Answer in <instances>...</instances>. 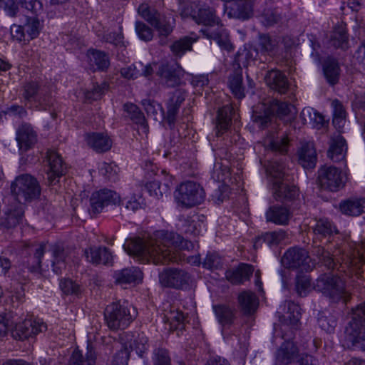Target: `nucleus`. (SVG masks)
Instances as JSON below:
<instances>
[{"label": "nucleus", "instance_id": "2eb2a0df", "mask_svg": "<svg viewBox=\"0 0 365 365\" xmlns=\"http://www.w3.org/2000/svg\"><path fill=\"white\" fill-rule=\"evenodd\" d=\"M190 274L182 269H168L160 274L162 286L174 289H183L188 284Z\"/></svg>", "mask_w": 365, "mask_h": 365}, {"label": "nucleus", "instance_id": "c03bdc74", "mask_svg": "<svg viewBox=\"0 0 365 365\" xmlns=\"http://www.w3.org/2000/svg\"><path fill=\"white\" fill-rule=\"evenodd\" d=\"M95 364L96 354L89 346L85 356L79 350H75L70 359V365H95Z\"/></svg>", "mask_w": 365, "mask_h": 365}, {"label": "nucleus", "instance_id": "423d86ee", "mask_svg": "<svg viewBox=\"0 0 365 365\" xmlns=\"http://www.w3.org/2000/svg\"><path fill=\"white\" fill-rule=\"evenodd\" d=\"M135 312H130L126 302L118 301L107 306L105 319L108 327L113 330L124 329L135 318Z\"/></svg>", "mask_w": 365, "mask_h": 365}, {"label": "nucleus", "instance_id": "c756f323", "mask_svg": "<svg viewBox=\"0 0 365 365\" xmlns=\"http://www.w3.org/2000/svg\"><path fill=\"white\" fill-rule=\"evenodd\" d=\"M185 98V92L182 89H177L172 93L167 106V114L163 118L166 119L170 125L174 123L178 109Z\"/></svg>", "mask_w": 365, "mask_h": 365}, {"label": "nucleus", "instance_id": "e2e57ef3", "mask_svg": "<svg viewBox=\"0 0 365 365\" xmlns=\"http://www.w3.org/2000/svg\"><path fill=\"white\" fill-rule=\"evenodd\" d=\"M135 31L138 37L143 41H149L153 37V33L152 29L148 25L143 22H136Z\"/></svg>", "mask_w": 365, "mask_h": 365}, {"label": "nucleus", "instance_id": "37998d69", "mask_svg": "<svg viewBox=\"0 0 365 365\" xmlns=\"http://www.w3.org/2000/svg\"><path fill=\"white\" fill-rule=\"evenodd\" d=\"M153 26L158 33L160 38V43L164 44L165 43L164 39L173 32L175 26V20L174 19L170 20V18L168 19L165 16H160Z\"/></svg>", "mask_w": 365, "mask_h": 365}, {"label": "nucleus", "instance_id": "7c9ffc66", "mask_svg": "<svg viewBox=\"0 0 365 365\" xmlns=\"http://www.w3.org/2000/svg\"><path fill=\"white\" fill-rule=\"evenodd\" d=\"M201 31L207 38L215 40L221 48L227 51L232 50L233 46L230 43L229 35L226 30L222 28V24L217 26L215 31L206 29L201 30Z\"/></svg>", "mask_w": 365, "mask_h": 365}, {"label": "nucleus", "instance_id": "2f4dec72", "mask_svg": "<svg viewBox=\"0 0 365 365\" xmlns=\"http://www.w3.org/2000/svg\"><path fill=\"white\" fill-rule=\"evenodd\" d=\"M342 213L350 216H359L365 212V197H351L339 205Z\"/></svg>", "mask_w": 365, "mask_h": 365}, {"label": "nucleus", "instance_id": "f704fd0d", "mask_svg": "<svg viewBox=\"0 0 365 365\" xmlns=\"http://www.w3.org/2000/svg\"><path fill=\"white\" fill-rule=\"evenodd\" d=\"M238 302L241 311L246 315L254 314L259 305V300L255 293L244 291L238 296Z\"/></svg>", "mask_w": 365, "mask_h": 365}, {"label": "nucleus", "instance_id": "c9c22d12", "mask_svg": "<svg viewBox=\"0 0 365 365\" xmlns=\"http://www.w3.org/2000/svg\"><path fill=\"white\" fill-rule=\"evenodd\" d=\"M213 312L219 324L222 327H230L232 324L235 319V311L230 306L226 304H216L212 307Z\"/></svg>", "mask_w": 365, "mask_h": 365}, {"label": "nucleus", "instance_id": "4468645a", "mask_svg": "<svg viewBox=\"0 0 365 365\" xmlns=\"http://www.w3.org/2000/svg\"><path fill=\"white\" fill-rule=\"evenodd\" d=\"M46 329V325L41 319H29L16 324L12 330V335L16 339L24 340L35 336Z\"/></svg>", "mask_w": 365, "mask_h": 365}, {"label": "nucleus", "instance_id": "603ef678", "mask_svg": "<svg viewBox=\"0 0 365 365\" xmlns=\"http://www.w3.org/2000/svg\"><path fill=\"white\" fill-rule=\"evenodd\" d=\"M165 317L167 321L170 324V329H182L183 328L185 316L181 311L177 309H171L170 311L165 315Z\"/></svg>", "mask_w": 365, "mask_h": 365}, {"label": "nucleus", "instance_id": "58836bf2", "mask_svg": "<svg viewBox=\"0 0 365 365\" xmlns=\"http://www.w3.org/2000/svg\"><path fill=\"white\" fill-rule=\"evenodd\" d=\"M284 306L287 307V312L282 317L284 320L283 324L284 326L287 325L296 329L301 316L300 307L292 302H287Z\"/></svg>", "mask_w": 365, "mask_h": 365}, {"label": "nucleus", "instance_id": "6ab92c4d", "mask_svg": "<svg viewBox=\"0 0 365 365\" xmlns=\"http://www.w3.org/2000/svg\"><path fill=\"white\" fill-rule=\"evenodd\" d=\"M309 229L312 230L315 239L322 240L324 238H329L334 234L338 233L335 225L327 218H315L309 222Z\"/></svg>", "mask_w": 365, "mask_h": 365}, {"label": "nucleus", "instance_id": "4d7b16f0", "mask_svg": "<svg viewBox=\"0 0 365 365\" xmlns=\"http://www.w3.org/2000/svg\"><path fill=\"white\" fill-rule=\"evenodd\" d=\"M312 290L311 279L308 275H298L296 279V291L299 296H306Z\"/></svg>", "mask_w": 365, "mask_h": 365}, {"label": "nucleus", "instance_id": "e433bc0d", "mask_svg": "<svg viewBox=\"0 0 365 365\" xmlns=\"http://www.w3.org/2000/svg\"><path fill=\"white\" fill-rule=\"evenodd\" d=\"M88 58L90 66L96 70H105L108 68L110 61L108 55L102 51L96 50H89L88 51Z\"/></svg>", "mask_w": 365, "mask_h": 365}, {"label": "nucleus", "instance_id": "39448f33", "mask_svg": "<svg viewBox=\"0 0 365 365\" xmlns=\"http://www.w3.org/2000/svg\"><path fill=\"white\" fill-rule=\"evenodd\" d=\"M314 289L335 302L340 300L346 302L350 296L345 288L344 281L340 277L331 274H322L317 279Z\"/></svg>", "mask_w": 365, "mask_h": 365}, {"label": "nucleus", "instance_id": "1a4fd4ad", "mask_svg": "<svg viewBox=\"0 0 365 365\" xmlns=\"http://www.w3.org/2000/svg\"><path fill=\"white\" fill-rule=\"evenodd\" d=\"M346 180V174L335 166H323L318 171L319 185L325 190L337 192L344 187Z\"/></svg>", "mask_w": 365, "mask_h": 365}, {"label": "nucleus", "instance_id": "a211bd4d", "mask_svg": "<svg viewBox=\"0 0 365 365\" xmlns=\"http://www.w3.org/2000/svg\"><path fill=\"white\" fill-rule=\"evenodd\" d=\"M272 190L274 197L283 202H294L299 197V189L287 180L274 182Z\"/></svg>", "mask_w": 365, "mask_h": 365}, {"label": "nucleus", "instance_id": "5701e85b", "mask_svg": "<svg viewBox=\"0 0 365 365\" xmlns=\"http://www.w3.org/2000/svg\"><path fill=\"white\" fill-rule=\"evenodd\" d=\"M123 109L129 115L130 118L136 124L139 135H147L149 132V126L143 113L137 106L128 103L123 106Z\"/></svg>", "mask_w": 365, "mask_h": 365}, {"label": "nucleus", "instance_id": "bb28decb", "mask_svg": "<svg viewBox=\"0 0 365 365\" xmlns=\"http://www.w3.org/2000/svg\"><path fill=\"white\" fill-rule=\"evenodd\" d=\"M292 216L289 209L282 205L271 206L266 212L267 221L279 225H288Z\"/></svg>", "mask_w": 365, "mask_h": 365}, {"label": "nucleus", "instance_id": "3c124183", "mask_svg": "<svg viewBox=\"0 0 365 365\" xmlns=\"http://www.w3.org/2000/svg\"><path fill=\"white\" fill-rule=\"evenodd\" d=\"M267 173L272 178V183L284 180L285 166L284 163L273 160L268 163L266 168Z\"/></svg>", "mask_w": 365, "mask_h": 365}, {"label": "nucleus", "instance_id": "69168bd1", "mask_svg": "<svg viewBox=\"0 0 365 365\" xmlns=\"http://www.w3.org/2000/svg\"><path fill=\"white\" fill-rule=\"evenodd\" d=\"M318 323L320 327L325 331L330 333L334 331L336 326V320L331 315H322L318 318Z\"/></svg>", "mask_w": 365, "mask_h": 365}, {"label": "nucleus", "instance_id": "338daca9", "mask_svg": "<svg viewBox=\"0 0 365 365\" xmlns=\"http://www.w3.org/2000/svg\"><path fill=\"white\" fill-rule=\"evenodd\" d=\"M60 287L63 293L66 294H78L81 292L79 285L71 279H63L60 282Z\"/></svg>", "mask_w": 365, "mask_h": 365}, {"label": "nucleus", "instance_id": "a878e982", "mask_svg": "<svg viewBox=\"0 0 365 365\" xmlns=\"http://www.w3.org/2000/svg\"><path fill=\"white\" fill-rule=\"evenodd\" d=\"M346 150L347 145L343 136L338 134L331 137L327 155L332 161L339 162L343 160Z\"/></svg>", "mask_w": 365, "mask_h": 365}, {"label": "nucleus", "instance_id": "774afa93", "mask_svg": "<svg viewBox=\"0 0 365 365\" xmlns=\"http://www.w3.org/2000/svg\"><path fill=\"white\" fill-rule=\"evenodd\" d=\"M154 365H171L168 352L164 349H157L154 351Z\"/></svg>", "mask_w": 365, "mask_h": 365}, {"label": "nucleus", "instance_id": "aec40b11", "mask_svg": "<svg viewBox=\"0 0 365 365\" xmlns=\"http://www.w3.org/2000/svg\"><path fill=\"white\" fill-rule=\"evenodd\" d=\"M16 139L20 150L26 151L37 142V134L30 124L24 123L16 130Z\"/></svg>", "mask_w": 365, "mask_h": 365}, {"label": "nucleus", "instance_id": "052dcab7", "mask_svg": "<svg viewBox=\"0 0 365 365\" xmlns=\"http://www.w3.org/2000/svg\"><path fill=\"white\" fill-rule=\"evenodd\" d=\"M19 4L35 16L43 11V5L38 0H16Z\"/></svg>", "mask_w": 365, "mask_h": 365}, {"label": "nucleus", "instance_id": "a18cd8bd", "mask_svg": "<svg viewBox=\"0 0 365 365\" xmlns=\"http://www.w3.org/2000/svg\"><path fill=\"white\" fill-rule=\"evenodd\" d=\"M299 160L304 168L314 167L317 161V154L312 143L303 145L299 153Z\"/></svg>", "mask_w": 365, "mask_h": 365}, {"label": "nucleus", "instance_id": "f257e3e1", "mask_svg": "<svg viewBox=\"0 0 365 365\" xmlns=\"http://www.w3.org/2000/svg\"><path fill=\"white\" fill-rule=\"evenodd\" d=\"M192 247L190 242L173 232L160 230L146 239L136 238L127 241L123 248L130 255L135 256L143 262L155 264L177 262L181 259L176 249Z\"/></svg>", "mask_w": 365, "mask_h": 365}, {"label": "nucleus", "instance_id": "a19ab883", "mask_svg": "<svg viewBox=\"0 0 365 365\" xmlns=\"http://www.w3.org/2000/svg\"><path fill=\"white\" fill-rule=\"evenodd\" d=\"M323 71L325 78L329 83L331 85L336 84L339 78L340 68L338 62L334 59L327 58L323 65Z\"/></svg>", "mask_w": 365, "mask_h": 365}, {"label": "nucleus", "instance_id": "79ce46f5", "mask_svg": "<svg viewBox=\"0 0 365 365\" xmlns=\"http://www.w3.org/2000/svg\"><path fill=\"white\" fill-rule=\"evenodd\" d=\"M289 140L285 135L274 137L272 135L267 136L264 140L266 147L270 150L280 153H287L289 148Z\"/></svg>", "mask_w": 365, "mask_h": 365}, {"label": "nucleus", "instance_id": "ddd939ff", "mask_svg": "<svg viewBox=\"0 0 365 365\" xmlns=\"http://www.w3.org/2000/svg\"><path fill=\"white\" fill-rule=\"evenodd\" d=\"M24 215V205L11 199L0 217V225L6 229L15 227L21 222Z\"/></svg>", "mask_w": 365, "mask_h": 365}, {"label": "nucleus", "instance_id": "20e7f679", "mask_svg": "<svg viewBox=\"0 0 365 365\" xmlns=\"http://www.w3.org/2000/svg\"><path fill=\"white\" fill-rule=\"evenodd\" d=\"M294 107L286 102H281L278 100H272L269 103V106H266L264 103L258 106L253 111L252 119L259 126L266 127L271 120V115H276L280 119L288 118L290 120L294 118L292 114Z\"/></svg>", "mask_w": 365, "mask_h": 365}, {"label": "nucleus", "instance_id": "7ed1b4c3", "mask_svg": "<svg viewBox=\"0 0 365 365\" xmlns=\"http://www.w3.org/2000/svg\"><path fill=\"white\" fill-rule=\"evenodd\" d=\"M316 255L319 257V259L322 263L328 269H339L341 268V271H344L343 264L346 267L350 266L355 267L357 269L361 268L365 264V241L361 242L360 244L356 245L351 256H346V257L341 258L343 262L340 264L339 267H337V262L339 259H334L330 256V253L324 250L322 247H318L315 250Z\"/></svg>", "mask_w": 365, "mask_h": 365}, {"label": "nucleus", "instance_id": "f8f14e48", "mask_svg": "<svg viewBox=\"0 0 365 365\" xmlns=\"http://www.w3.org/2000/svg\"><path fill=\"white\" fill-rule=\"evenodd\" d=\"M120 196L111 190L102 189L93 192L90 198V212L97 215L102 212L105 207L116 205L120 202Z\"/></svg>", "mask_w": 365, "mask_h": 365}, {"label": "nucleus", "instance_id": "c85d7f7f", "mask_svg": "<svg viewBox=\"0 0 365 365\" xmlns=\"http://www.w3.org/2000/svg\"><path fill=\"white\" fill-rule=\"evenodd\" d=\"M267 86L279 93H285L289 88V83L286 76L278 70H272L265 76Z\"/></svg>", "mask_w": 365, "mask_h": 365}, {"label": "nucleus", "instance_id": "de8ad7c7", "mask_svg": "<svg viewBox=\"0 0 365 365\" xmlns=\"http://www.w3.org/2000/svg\"><path fill=\"white\" fill-rule=\"evenodd\" d=\"M145 111L148 116H151L155 120H163L165 113L161 105L151 99H144L141 103Z\"/></svg>", "mask_w": 365, "mask_h": 365}, {"label": "nucleus", "instance_id": "4c0bfd02", "mask_svg": "<svg viewBox=\"0 0 365 365\" xmlns=\"http://www.w3.org/2000/svg\"><path fill=\"white\" fill-rule=\"evenodd\" d=\"M279 43L278 38L270 36L268 34H262L259 38V48L262 53L274 56L279 51Z\"/></svg>", "mask_w": 365, "mask_h": 365}, {"label": "nucleus", "instance_id": "49530a36", "mask_svg": "<svg viewBox=\"0 0 365 365\" xmlns=\"http://www.w3.org/2000/svg\"><path fill=\"white\" fill-rule=\"evenodd\" d=\"M330 43L336 48L346 49L348 47L346 29L344 26H339L334 29L331 36Z\"/></svg>", "mask_w": 365, "mask_h": 365}, {"label": "nucleus", "instance_id": "13d9d810", "mask_svg": "<svg viewBox=\"0 0 365 365\" xmlns=\"http://www.w3.org/2000/svg\"><path fill=\"white\" fill-rule=\"evenodd\" d=\"M36 16L35 15L28 16L26 23L24 25L25 32L31 39L34 38L39 34L40 22Z\"/></svg>", "mask_w": 365, "mask_h": 365}, {"label": "nucleus", "instance_id": "5fc2aeb1", "mask_svg": "<svg viewBox=\"0 0 365 365\" xmlns=\"http://www.w3.org/2000/svg\"><path fill=\"white\" fill-rule=\"evenodd\" d=\"M52 255L53 257V271L56 274L61 272V269L65 268V252L59 246L52 247Z\"/></svg>", "mask_w": 365, "mask_h": 365}, {"label": "nucleus", "instance_id": "0eeeda50", "mask_svg": "<svg viewBox=\"0 0 365 365\" xmlns=\"http://www.w3.org/2000/svg\"><path fill=\"white\" fill-rule=\"evenodd\" d=\"M203 187L193 181L179 185L175 190L174 197L178 206L189 208L202 203L205 199Z\"/></svg>", "mask_w": 365, "mask_h": 365}, {"label": "nucleus", "instance_id": "6e6d98bb", "mask_svg": "<svg viewBox=\"0 0 365 365\" xmlns=\"http://www.w3.org/2000/svg\"><path fill=\"white\" fill-rule=\"evenodd\" d=\"M25 247H27L29 249L30 252L34 253V257L36 259V264L29 266V269L31 272H36L40 267L41 264V257L43 256L46 248V244H37V245H32L31 246H29L27 243L24 244Z\"/></svg>", "mask_w": 365, "mask_h": 365}, {"label": "nucleus", "instance_id": "cd10ccee", "mask_svg": "<svg viewBox=\"0 0 365 365\" xmlns=\"http://www.w3.org/2000/svg\"><path fill=\"white\" fill-rule=\"evenodd\" d=\"M193 20L197 24H202L211 29V27L219 26L221 24V20L216 15L215 10L209 6L200 8L197 15L193 16Z\"/></svg>", "mask_w": 365, "mask_h": 365}, {"label": "nucleus", "instance_id": "0e129e2a", "mask_svg": "<svg viewBox=\"0 0 365 365\" xmlns=\"http://www.w3.org/2000/svg\"><path fill=\"white\" fill-rule=\"evenodd\" d=\"M281 16L276 10H265L262 14V21L266 26H271L281 21Z\"/></svg>", "mask_w": 365, "mask_h": 365}, {"label": "nucleus", "instance_id": "dca6fc26", "mask_svg": "<svg viewBox=\"0 0 365 365\" xmlns=\"http://www.w3.org/2000/svg\"><path fill=\"white\" fill-rule=\"evenodd\" d=\"M23 97L27 101H34L42 109H46L51 104V99L43 89H40L38 83H26L23 87Z\"/></svg>", "mask_w": 365, "mask_h": 365}, {"label": "nucleus", "instance_id": "f03ea898", "mask_svg": "<svg viewBox=\"0 0 365 365\" xmlns=\"http://www.w3.org/2000/svg\"><path fill=\"white\" fill-rule=\"evenodd\" d=\"M11 199L24 205L38 199L41 195V187L38 180L31 175L17 176L11 184Z\"/></svg>", "mask_w": 365, "mask_h": 365}, {"label": "nucleus", "instance_id": "412c9836", "mask_svg": "<svg viewBox=\"0 0 365 365\" xmlns=\"http://www.w3.org/2000/svg\"><path fill=\"white\" fill-rule=\"evenodd\" d=\"M84 255L88 262L93 264H111L113 256L110 250L106 247H91L86 249Z\"/></svg>", "mask_w": 365, "mask_h": 365}, {"label": "nucleus", "instance_id": "393cba45", "mask_svg": "<svg viewBox=\"0 0 365 365\" xmlns=\"http://www.w3.org/2000/svg\"><path fill=\"white\" fill-rule=\"evenodd\" d=\"M87 145L97 153L108 151L112 147V140L107 134L91 133L86 135Z\"/></svg>", "mask_w": 365, "mask_h": 365}, {"label": "nucleus", "instance_id": "4be33fe9", "mask_svg": "<svg viewBox=\"0 0 365 365\" xmlns=\"http://www.w3.org/2000/svg\"><path fill=\"white\" fill-rule=\"evenodd\" d=\"M157 75L164 81L168 87H175L181 84L182 77L181 70L173 68L166 63H160Z\"/></svg>", "mask_w": 365, "mask_h": 365}, {"label": "nucleus", "instance_id": "ea45409f", "mask_svg": "<svg viewBox=\"0 0 365 365\" xmlns=\"http://www.w3.org/2000/svg\"><path fill=\"white\" fill-rule=\"evenodd\" d=\"M197 37L184 36L174 41L170 46L173 55L177 57L182 56L185 53L192 49V45L197 41Z\"/></svg>", "mask_w": 365, "mask_h": 365}, {"label": "nucleus", "instance_id": "864d4df0", "mask_svg": "<svg viewBox=\"0 0 365 365\" xmlns=\"http://www.w3.org/2000/svg\"><path fill=\"white\" fill-rule=\"evenodd\" d=\"M286 238V232L282 230L279 231L269 232L264 234L259 237L256 243L263 241L269 246L277 245Z\"/></svg>", "mask_w": 365, "mask_h": 365}, {"label": "nucleus", "instance_id": "09e8293b", "mask_svg": "<svg viewBox=\"0 0 365 365\" xmlns=\"http://www.w3.org/2000/svg\"><path fill=\"white\" fill-rule=\"evenodd\" d=\"M228 86L235 98L242 99L245 97V88L242 86V76L241 71H235L230 75Z\"/></svg>", "mask_w": 365, "mask_h": 365}, {"label": "nucleus", "instance_id": "b1692460", "mask_svg": "<svg viewBox=\"0 0 365 365\" xmlns=\"http://www.w3.org/2000/svg\"><path fill=\"white\" fill-rule=\"evenodd\" d=\"M160 173L165 176L163 182L158 179L147 183L145 186L150 195L158 199L169 193L173 182L172 176L167 174L165 170H161Z\"/></svg>", "mask_w": 365, "mask_h": 365}, {"label": "nucleus", "instance_id": "9b49d317", "mask_svg": "<svg viewBox=\"0 0 365 365\" xmlns=\"http://www.w3.org/2000/svg\"><path fill=\"white\" fill-rule=\"evenodd\" d=\"M365 332V302L351 309V320L345 329L349 340H356Z\"/></svg>", "mask_w": 365, "mask_h": 365}, {"label": "nucleus", "instance_id": "bf43d9fd", "mask_svg": "<svg viewBox=\"0 0 365 365\" xmlns=\"http://www.w3.org/2000/svg\"><path fill=\"white\" fill-rule=\"evenodd\" d=\"M118 168L114 163L103 162L99 165V172L107 180L115 181L117 179Z\"/></svg>", "mask_w": 365, "mask_h": 365}, {"label": "nucleus", "instance_id": "f3484780", "mask_svg": "<svg viewBox=\"0 0 365 365\" xmlns=\"http://www.w3.org/2000/svg\"><path fill=\"white\" fill-rule=\"evenodd\" d=\"M47 178L49 184H56L58 179L65 174L66 166L61 156L54 150L47 152Z\"/></svg>", "mask_w": 365, "mask_h": 365}, {"label": "nucleus", "instance_id": "8fccbe9b", "mask_svg": "<svg viewBox=\"0 0 365 365\" xmlns=\"http://www.w3.org/2000/svg\"><path fill=\"white\" fill-rule=\"evenodd\" d=\"M231 110L230 106H224L218 110L216 125L217 135H221L227 130L231 120L230 116Z\"/></svg>", "mask_w": 365, "mask_h": 365}, {"label": "nucleus", "instance_id": "72a5a7b5", "mask_svg": "<svg viewBox=\"0 0 365 365\" xmlns=\"http://www.w3.org/2000/svg\"><path fill=\"white\" fill-rule=\"evenodd\" d=\"M143 279V273L138 267L123 269L115 274V282L121 286L138 283Z\"/></svg>", "mask_w": 365, "mask_h": 365}, {"label": "nucleus", "instance_id": "680f3d73", "mask_svg": "<svg viewBox=\"0 0 365 365\" xmlns=\"http://www.w3.org/2000/svg\"><path fill=\"white\" fill-rule=\"evenodd\" d=\"M130 347L131 350L135 351L139 356H142L148 347L147 337L143 334H138L130 344Z\"/></svg>", "mask_w": 365, "mask_h": 365}, {"label": "nucleus", "instance_id": "9d476101", "mask_svg": "<svg viewBox=\"0 0 365 365\" xmlns=\"http://www.w3.org/2000/svg\"><path fill=\"white\" fill-rule=\"evenodd\" d=\"M284 267L289 269H301L308 271L312 269L313 264L308 252L301 248L293 247L289 249L282 258Z\"/></svg>", "mask_w": 365, "mask_h": 365}, {"label": "nucleus", "instance_id": "6e6552de", "mask_svg": "<svg viewBox=\"0 0 365 365\" xmlns=\"http://www.w3.org/2000/svg\"><path fill=\"white\" fill-rule=\"evenodd\" d=\"M312 357L299 354L298 347L292 341H284L275 354V365H312Z\"/></svg>", "mask_w": 365, "mask_h": 365}, {"label": "nucleus", "instance_id": "473e14b6", "mask_svg": "<svg viewBox=\"0 0 365 365\" xmlns=\"http://www.w3.org/2000/svg\"><path fill=\"white\" fill-rule=\"evenodd\" d=\"M253 272L252 266L242 264L236 269L227 270L225 277L232 284H239L248 280Z\"/></svg>", "mask_w": 365, "mask_h": 365}]
</instances>
